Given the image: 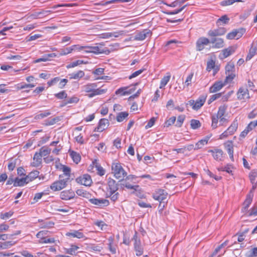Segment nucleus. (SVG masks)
<instances>
[{
  "instance_id": "obj_39",
  "label": "nucleus",
  "mask_w": 257,
  "mask_h": 257,
  "mask_svg": "<svg viewBox=\"0 0 257 257\" xmlns=\"http://www.w3.org/2000/svg\"><path fill=\"white\" fill-rule=\"evenodd\" d=\"M249 177L251 183H257V170H252L249 173Z\"/></svg>"
},
{
  "instance_id": "obj_47",
  "label": "nucleus",
  "mask_w": 257,
  "mask_h": 257,
  "mask_svg": "<svg viewBox=\"0 0 257 257\" xmlns=\"http://www.w3.org/2000/svg\"><path fill=\"white\" fill-rule=\"evenodd\" d=\"M128 115V113L127 112H121L117 114L116 120L118 122H121L126 118Z\"/></svg>"
},
{
  "instance_id": "obj_49",
  "label": "nucleus",
  "mask_w": 257,
  "mask_h": 257,
  "mask_svg": "<svg viewBox=\"0 0 257 257\" xmlns=\"http://www.w3.org/2000/svg\"><path fill=\"white\" fill-rule=\"evenodd\" d=\"M50 12H51V11H49V10H48V11L42 10V11H41L40 12H35L32 15V16L34 17V18L37 19L38 18H40V15L46 16L48 14H49Z\"/></svg>"
},
{
  "instance_id": "obj_19",
  "label": "nucleus",
  "mask_w": 257,
  "mask_h": 257,
  "mask_svg": "<svg viewBox=\"0 0 257 257\" xmlns=\"http://www.w3.org/2000/svg\"><path fill=\"white\" fill-rule=\"evenodd\" d=\"M218 120L219 122V125H223L228 122V120L223 116L221 117V118H217L213 116L212 117L211 125L213 128H216L217 127Z\"/></svg>"
},
{
  "instance_id": "obj_3",
  "label": "nucleus",
  "mask_w": 257,
  "mask_h": 257,
  "mask_svg": "<svg viewBox=\"0 0 257 257\" xmlns=\"http://www.w3.org/2000/svg\"><path fill=\"white\" fill-rule=\"evenodd\" d=\"M103 44H99L98 46H87L86 50L85 52L87 53H92L95 54H105L108 55L110 53V51L105 47H103Z\"/></svg>"
},
{
  "instance_id": "obj_17",
  "label": "nucleus",
  "mask_w": 257,
  "mask_h": 257,
  "mask_svg": "<svg viewBox=\"0 0 257 257\" xmlns=\"http://www.w3.org/2000/svg\"><path fill=\"white\" fill-rule=\"evenodd\" d=\"M226 85L225 82L222 81H216L209 88L210 93H215L222 88Z\"/></svg>"
},
{
  "instance_id": "obj_4",
  "label": "nucleus",
  "mask_w": 257,
  "mask_h": 257,
  "mask_svg": "<svg viewBox=\"0 0 257 257\" xmlns=\"http://www.w3.org/2000/svg\"><path fill=\"white\" fill-rule=\"evenodd\" d=\"M210 44L212 45V48L214 49H220L224 46V41L223 39L218 36H208Z\"/></svg>"
},
{
  "instance_id": "obj_12",
  "label": "nucleus",
  "mask_w": 257,
  "mask_h": 257,
  "mask_svg": "<svg viewBox=\"0 0 257 257\" xmlns=\"http://www.w3.org/2000/svg\"><path fill=\"white\" fill-rule=\"evenodd\" d=\"M237 97L239 100H243L245 101L250 98L248 90L246 87H241L239 88L237 92Z\"/></svg>"
},
{
  "instance_id": "obj_24",
  "label": "nucleus",
  "mask_w": 257,
  "mask_h": 257,
  "mask_svg": "<svg viewBox=\"0 0 257 257\" xmlns=\"http://www.w3.org/2000/svg\"><path fill=\"white\" fill-rule=\"evenodd\" d=\"M256 125H255L254 122L252 121H251L248 125L246 127V128L241 133L240 135V137L242 138H244L246 136L248 133L251 131L253 128H254Z\"/></svg>"
},
{
  "instance_id": "obj_31",
  "label": "nucleus",
  "mask_w": 257,
  "mask_h": 257,
  "mask_svg": "<svg viewBox=\"0 0 257 257\" xmlns=\"http://www.w3.org/2000/svg\"><path fill=\"white\" fill-rule=\"evenodd\" d=\"M108 248L110 251L113 253L115 254L116 253V245H115L113 243L114 238L112 237H109L108 238Z\"/></svg>"
},
{
  "instance_id": "obj_43",
  "label": "nucleus",
  "mask_w": 257,
  "mask_h": 257,
  "mask_svg": "<svg viewBox=\"0 0 257 257\" xmlns=\"http://www.w3.org/2000/svg\"><path fill=\"white\" fill-rule=\"evenodd\" d=\"M132 240L134 241V247L141 245V241L140 238L138 236V233L137 231H135V234L134 235Z\"/></svg>"
},
{
  "instance_id": "obj_14",
  "label": "nucleus",
  "mask_w": 257,
  "mask_h": 257,
  "mask_svg": "<svg viewBox=\"0 0 257 257\" xmlns=\"http://www.w3.org/2000/svg\"><path fill=\"white\" fill-rule=\"evenodd\" d=\"M226 32V30L225 28L219 27L218 29L210 30L208 32L207 35L208 36H218L224 35Z\"/></svg>"
},
{
  "instance_id": "obj_33",
  "label": "nucleus",
  "mask_w": 257,
  "mask_h": 257,
  "mask_svg": "<svg viewBox=\"0 0 257 257\" xmlns=\"http://www.w3.org/2000/svg\"><path fill=\"white\" fill-rule=\"evenodd\" d=\"M67 236H71L73 237L77 238H83L85 237L83 233L79 230H74L73 232H68L66 233Z\"/></svg>"
},
{
  "instance_id": "obj_48",
  "label": "nucleus",
  "mask_w": 257,
  "mask_h": 257,
  "mask_svg": "<svg viewBox=\"0 0 257 257\" xmlns=\"http://www.w3.org/2000/svg\"><path fill=\"white\" fill-rule=\"evenodd\" d=\"M171 76L168 75L164 76L161 80L160 82V88H162L165 87L170 79Z\"/></svg>"
},
{
  "instance_id": "obj_58",
  "label": "nucleus",
  "mask_w": 257,
  "mask_h": 257,
  "mask_svg": "<svg viewBox=\"0 0 257 257\" xmlns=\"http://www.w3.org/2000/svg\"><path fill=\"white\" fill-rule=\"evenodd\" d=\"M134 249L136 251V254L137 256H141L144 252V249L142 245L135 247Z\"/></svg>"
},
{
  "instance_id": "obj_50",
  "label": "nucleus",
  "mask_w": 257,
  "mask_h": 257,
  "mask_svg": "<svg viewBox=\"0 0 257 257\" xmlns=\"http://www.w3.org/2000/svg\"><path fill=\"white\" fill-rule=\"evenodd\" d=\"M50 114H51V112L49 111V110H47L45 111L44 112L37 114L35 116V119H42V118H43L45 117L49 116Z\"/></svg>"
},
{
  "instance_id": "obj_8",
  "label": "nucleus",
  "mask_w": 257,
  "mask_h": 257,
  "mask_svg": "<svg viewBox=\"0 0 257 257\" xmlns=\"http://www.w3.org/2000/svg\"><path fill=\"white\" fill-rule=\"evenodd\" d=\"M68 180L63 179L53 183L50 186V188L54 191L62 190L67 186Z\"/></svg>"
},
{
  "instance_id": "obj_32",
  "label": "nucleus",
  "mask_w": 257,
  "mask_h": 257,
  "mask_svg": "<svg viewBox=\"0 0 257 257\" xmlns=\"http://www.w3.org/2000/svg\"><path fill=\"white\" fill-rule=\"evenodd\" d=\"M229 18L226 15H223L218 19L216 22V25L218 26L227 24L228 23Z\"/></svg>"
},
{
  "instance_id": "obj_41",
  "label": "nucleus",
  "mask_w": 257,
  "mask_h": 257,
  "mask_svg": "<svg viewBox=\"0 0 257 257\" xmlns=\"http://www.w3.org/2000/svg\"><path fill=\"white\" fill-rule=\"evenodd\" d=\"M17 162V159H11L9 160V163L8 165V169L10 171H12L14 170L16 166V164Z\"/></svg>"
},
{
  "instance_id": "obj_34",
  "label": "nucleus",
  "mask_w": 257,
  "mask_h": 257,
  "mask_svg": "<svg viewBox=\"0 0 257 257\" xmlns=\"http://www.w3.org/2000/svg\"><path fill=\"white\" fill-rule=\"evenodd\" d=\"M76 193L78 195L88 199L91 197V194L83 189H78L76 190Z\"/></svg>"
},
{
  "instance_id": "obj_61",
  "label": "nucleus",
  "mask_w": 257,
  "mask_h": 257,
  "mask_svg": "<svg viewBox=\"0 0 257 257\" xmlns=\"http://www.w3.org/2000/svg\"><path fill=\"white\" fill-rule=\"evenodd\" d=\"M194 75V73L193 72L191 73L187 77L186 80L185 82L184 87H188L191 84L193 76Z\"/></svg>"
},
{
  "instance_id": "obj_13",
  "label": "nucleus",
  "mask_w": 257,
  "mask_h": 257,
  "mask_svg": "<svg viewBox=\"0 0 257 257\" xmlns=\"http://www.w3.org/2000/svg\"><path fill=\"white\" fill-rule=\"evenodd\" d=\"M89 201L92 204L99 207H105L109 205V201L105 199L90 198Z\"/></svg>"
},
{
  "instance_id": "obj_36",
  "label": "nucleus",
  "mask_w": 257,
  "mask_h": 257,
  "mask_svg": "<svg viewBox=\"0 0 257 257\" xmlns=\"http://www.w3.org/2000/svg\"><path fill=\"white\" fill-rule=\"evenodd\" d=\"M235 51V49L232 47H229L222 50V55L224 58H227Z\"/></svg>"
},
{
  "instance_id": "obj_54",
  "label": "nucleus",
  "mask_w": 257,
  "mask_h": 257,
  "mask_svg": "<svg viewBox=\"0 0 257 257\" xmlns=\"http://www.w3.org/2000/svg\"><path fill=\"white\" fill-rule=\"evenodd\" d=\"M79 248V247L75 245H71L69 248H68L66 252L68 254L73 255L76 252V251Z\"/></svg>"
},
{
  "instance_id": "obj_20",
  "label": "nucleus",
  "mask_w": 257,
  "mask_h": 257,
  "mask_svg": "<svg viewBox=\"0 0 257 257\" xmlns=\"http://www.w3.org/2000/svg\"><path fill=\"white\" fill-rule=\"evenodd\" d=\"M108 188L107 191L112 193H115L118 190V186L116 183V181L109 178L108 180Z\"/></svg>"
},
{
  "instance_id": "obj_1",
  "label": "nucleus",
  "mask_w": 257,
  "mask_h": 257,
  "mask_svg": "<svg viewBox=\"0 0 257 257\" xmlns=\"http://www.w3.org/2000/svg\"><path fill=\"white\" fill-rule=\"evenodd\" d=\"M83 90L86 93H88V96L90 98L94 96L100 95L105 93L106 89H101L97 88V84L95 83H88L83 86Z\"/></svg>"
},
{
  "instance_id": "obj_52",
  "label": "nucleus",
  "mask_w": 257,
  "mask_h": 257,
  "mask_svg": "<svg viewBox=\"0 0 257 257\" xmlns=\"http://www.w3.org/2000/svg\"><path fill=\"white\" fill-rule=\"evenodd\" d=\"M256 51V49L255 48H251L249 52L246 57V61L250 60L255 55Z\"/></svg>"
},
{
  "instance_id": "obj_2",
  "label": "nucleus",
  "mask_w": 257,
  "mask_h": 257,
  "mask_svg": "<svg viewBox=\"0 0 257 257\" xmlns=\"http://www.w3.org/2000/svg\"><path fill=\"white\" fill-rule=\"evenodd\" d=\"M112 173L114 177L121 181L123 180L124 177L127 175L126 172L123 169L121 164L118 163H113L111 166Z\"/></svg>"
},
{
  "instance_id": "obj_53",
  "label": "nucleus",
  "mask_w": 257,
  "mask_h": 257,
  "mask_svg": "<svg viewBox=\"0 0 257 257\" xmlns=\"http://www.w3.org/2000/svg\"><path fill=\"white\" fill-rule=\"evenodd\" d=\"M242 2V0H224L220 3V5L222 6H226L231 5L233 4V3H234L235 2Z\"/></svg>"
},
{
  "instance_id": "obj_42",
  "label": "nucleus",
  "mask_w": 257,
  "mask_h": 257,
  "mask_svg": "<svg viewBox=\"0 0 257 257\" xmlns=\"http://www.w3.org/2000/svg\"><path fill=\"white\" fill-rule=\"evenodd\" d=\"M121 187H125L127 189H134L137 190V189L139 187V185H132L130 183L126 182L125 180L124 181H122L120 184Z\"/></svg>"
},
{
  "instance_id": "obj_7",
  "label": "nucleus",
  "mask_w": 257,
  "mask_h": 257,
  "mask_svg": "<svg viewBox=\"0 0 257 257\" xmlns=\"http://www.w3.org/2000/svg\"><path fill=\"white\" fill-rule=\"evenodd\" d=\"M168 195V193L165 190L158 189L153 193V198L158 201H165Z\"/></svg>"
},
{
  "instance_id": "obj_62",
  "label": "nucleus",
  "mask_w": 257,
  "mask_h": 257,
  "mask_svg": "<svg viewBox=\"0 0 257 257\" xmlns=\"http://www.w3.org/2000/svg\"><path fill=\"white\" fill-rule=\"evenodd\" d=\"M234 69V66L233 64L231 63H228L226 66H225V72L226 74L227 73H232L233 72Z\"/></svg>"
},
{
  "instance_id": "obj_29",
  "label": "nucleus",
  "mask_w": 257,
  "mask_h": 257,
  "mask_svg": "<svg viewBox=\"0 0 257 257\" xmlns=\"http://www.w3.org/2000/svg\"><path fill=\"white\" fill-rule=\"evenodd\" d=\"M85 75L84 71L82 70H79L76 72H74L71 74H69L70 76V79H79L80 78H82Z\"/></svg>"
},
{
  "instance_id": "obj_11",
  "label": "nucleus",
  "mask_w": 257,
  "mask_h": 257,
  "mask_svg": "<svg viewBox=\"0 0 257 257\" xmlns=\"http://www.w3.org/2000/svg\"><path fill=\"white\" fill-rule=\"evenodd\" d=\"M209 39L204 37L199 38L196 41V50L198 51L203 50L206 46L210 44Z\"/></svg>"
},
{
  "instance_id": "obj_44",
  "label": "nucleus",
  "mask_w": 257,
  "mask_h": 257,
  "mask_svg": "<svg viewBox=\"0 0 257 257\" xmlns=\"http://www.w3.org/2000/svg\"><path fill=\"white\" fill-rule=\"evenodd\" d=\"M70 155L74 162H75V163L78 164L80 161L81 157L79 154L77 153L74 151H72L70 153Z\"/></svg>"
},
{
  "instance_id": "obj_55",
  "label": "nucleus",
  "mask_w": 257,
  "mask_h": 257,
  "mask_svg": "<svg viewBox=\"0 0 257 257\" xmlns=\"http://www.w3.org/2000/svg\"><path fill=\"white\" fill-rule=\"evenodd\" d=\"M185 115H180L177 118V122L176 124V126L177 127H181L182 125V124L185 120Z\"/></svg>"
},
{
  "instance_id": "obj_27",
  "label": "nucleus",
  "mask_w": 257,
  "mask_h": 257,
  "mask_svg": "<svg viewBox=\"0 0 257 257\" xmlns=\"http://www.w3.org/2000/svg\"><path fill=\"white\" fill-rule=\"evenodd\" d=\"M29 182L27 179V177L19 178L18 177H16L15 178V182L14 184V186H23L25 184L28 183Z\"/></svg>"
},
{
  "instance_id": "obj_26",
  "label": "nucleus",
  "mask_w": 257,
  "mask_h": 257,
  "mask_svg": "<svg viewBox=\"0 0 257 257\" xmlns=\"http://www.w3.org/2000/svg\"><path fill=\"white\" fill-rule=\"evenodd\" d=\"M253 196V193L251 191H250L249 193L247 194L246 199L245 200L243 203L244 209L245 210L247 209L249 207V205L251 204Z\"/></svg>"
},
{
  "instance_id": "obj_59",
  "label": "nucleus",
  "mask_w": 257,
  "mask_h": 257,
  "mask_svg": "<svg viewBox=\"0 0 257 257\" xmlns=\"http://www.w3.org/2000/svg\"><path fill=\"white\" fill-rule=\"evenodd\" d=\"M89 248L90 250H93L95 251L100 252L102 249V247L98 245L95 244H91L90 246H89Z\"/></svg>"
},
{
  "instance_id": "obj_56",
  "label": "nucleus",
  "mask_w": 257,
  "mask_h": 257,
  "mask_svg": "<svg viewBox=\"0 0 257 257\" xmlns=\"http://www.w3.org/2000/svg\"><path fill=\"white\" fill-rule=\"evenodd\" d=\"M95 168L97 171V174L102 176L105 174V170L98 164L96 163L95 165Z\"/></svg>"
},
{
  "instance_id": "obj_16",
  "label": "nucleus",
  "mask_w": 257,
  "mask_h": 257,
  "mask_svg": "<svg viewBox=\"0 0 257 257\" xmlns=\"http://www.w3.org/2000/svg\"><path fill=\"white\" fill-rule=\"evenodd\" d=\"M104 69L102 68H98L95 69L92 71V74L95 75V80H106L109 79V77L108 76H98L104 74Z\"/></svg>"
},
{
  "instance_id": "obj_21",
  "label": "nucleus",
  "mask_w": 257,
  "mask_h": 257,
  "mask_svg": "<svg viewBox=\"0 0 257 257\" xmlns=\"http://www.w3.org/2000/svg\"><path fill=\"white\" fill-rule=\"evenodd\" d=\"M108 123V120L107 119H101L99 121L98 126L95 128L94 131L102 132L106 128V125Z\"/></svg>"
},
{
  "instance_id": "obj_9",
  "label": "nucleus",
  "mask_w": 257,
  "mask_h": 257,
  "mask_svg": "<svg viewBox=\"0 0 257 257\" xmlns=\"http://www.w3.org/2000/svg\"><path fill=\"white\" fill-rule=\"evenodd\" d=\"M245 31V29L243 28L233 30L226 35V38L228 40H232L234 38L238 39L242 37Z\"/></svg>"
},
{
  "instance_id": "obj_46",
  "label": "nucleus",
  "mask_w": 257,
  "mask_h": 257,
  "mask_svg": "<svg viewBox=\"0 0 257 257\" xmlns=\"http://www.w3.org/2000/svg\"><path fill=\"white\" fill-rule=\"evenodd\" d=\"M60 120V117L57 116L54 118L45 120V124L46 125H52L55 124L56 122H58Z\"/></svg>"
},
{
  "instance_id": "obj_38",
  "label": "nucleus",
  "mask_w": 257,
  "mask_h": 257,
  "mask_svg": "<svg viewBox=\"0 0 257 257\" xmlns=\"http://www.w3.org/2000/svg\"><path fill=\"white\" fill-rule=\"evenodd\" d=\"M62 170L63 172V175H65V176L66 177L65 179L68 181L70 179V172H71L70 168L64 165V166H62Z\"/></svg>"
},
{
  "instance_id": "obj_30",
  "label": "nucleus",
  "mask_w": 257,
  "mask_h": 257,
  "mask_svg": "<svg viewBox=\"0 0 257 257\" xmlns=\"http://www.w3.org/2000/svg\"><path fill=\"white\" fill-rule=\"evenodd\" d=\"M40 172L37 170H34L30 172L27 176L29 182L32 181L39 177Z\"/></svg>"
},
{
  "instance_id": "obj_37",
  "label": "nucleus",
  "mask_w": 257,
  "mask_h": 257,
  "mask_svg": "<svg viewBox=\"0 0 257 257\" xmlns=\"http://www.w3.org/2000/svg\"><path fill=\"white\" fill-rule=\"evenodd\" d=\"M227 105L225 104L221 105L219 107L218 111L215 117L221 118V117L223 116L227 109Z\"/></svg>"
},
{
  "instance_id": "obj_63",
  "label": "nucleus",
  "mask_w": 257,
  "mask_h": 257,
  "mask_svg": "<svg viewBox=\"0 0 257 257\" xmlns=\"http://www.w3.org/2000/svg\"><path fill=\"white\" fill-rule=\"evenodd\" d=\"M108 193L112 201L114 202L117 200L119 196V193L118 192H116V191L115 193L108 192Z\"/></svg>"
},
{
  "instance_id": "obj_40",
  "label": "nucleus",
  "mask_w": 257,
  "mask_h": 257,
  "mask_svg": "<svg viewBox=\"0 0 257 257\" xmlns=\"http://www.w3.org/2000/svg\"><path fill=\"white\" fill-rule=\"evenodd\" d=\"M51 149L47 147H43L39 150V153L42 157H45L50 154Z\"/></svg>"
},
{
  "instance_id": "obj_51",
  "label": "nucleus",
  "mask_w": 257,
  "mask_h": 257,
  "mask_svg": "<svg viewBox=\"0 0 257 257\" xmlns=\"http://www.w3.org/2000/svg\"><path fill=\"white\" fill-rule=\"evenodd\" d=\"M190 125L192 129L195 130L201 126V123L198 120L192 119L191 120Z\"/></svg>"
},
{
  "instance_id": "obj_35",
  "label": "nucleus",
  "mask_w": 257,
  "mask_h": 257,
  "mask_svg": "<svg viewBox=\"0 0 257 257\" xmlns=\"http://www.w3.org/2000/svg\"><path fill=\"white\" fill-rule=\"evenodd\" d=\"M208 140V138H206L198 141L195 145L194 150H198L202 148L203 146L207 144Z\"/></svg>"
},
{
  "instance_id": "obj_15",
  "label": "nucleus",
  "mask_w": 257,
  "mask_h": 257,
  "mask_svg": "<svg viewBox=\"0 0 257 257\" xmlns=\"http://www.w3.org/2000/svg\"><path fill=\"white\" fill-rule=\"evenodd\" d=\"M75 193L72 190H67L60 193V198L63 200H69L75 198Z\"/></svg>"
},
{
  "instance_id": "obj_5",
  "label": "nucleus",
  "mask_w": 257,
  "mask_h": 257,
  "mask_svg": "<svg viewBox=\"0 0 257 257\" xmlns=\"http://www.w3.org/2000/svg\"><path fill=\"white\" fill-rule=\"evenodd\" d=\"M206 95H202L199 97L196 100H190L188 101L189 104L192 106L194 110H198L201 108L205 102Z\"/></svg>"
},
{
  "instance_id": "obj_64",
  "label": "nucleus",
  "mask_w": 257,
  "mask_h": 257,
  "mask_svg": "<svg viewBox=\"0 0 257 257\" xmlns=\"http://www.w3.org/2000/svg\"><path fill=\"white\" fill-rule=\"evenodd\" d=\"M15 244V242H13L12 241H6L3 243H2V245H1V247L3 249H6Z\"/></svg>"
},
{
  "instance_id": "obj_25",
  "label": "nucleus",
  "mask_w": 257,
  "mask_h": 257,
  "mask_svg": "<svg viewBox=\"0 0 257 257\" xmlns=\"http://www.w3.org/2000/svg\"><path fill=\"white\" fill-rule=\"evenodd\" d=\"M79 100V98L75 96L67 98L61 104V107H63L68 104L77 103Z\"/></svg>"
},
{
  "instance_id": "obj_10",
  "label": "nucleus",
  "mask_w": 257,
  "mask_h": 257,
  "mask_svg": "<svg viewBox=\"0 0 257 257\" xmlns=\"http://www.w3.org/2000/svg\"><path fill=\"white\" fill-rule=\"evenodd\" d=\"M76 182L80 184L86 186H90L92 183L91 176L88 174H84L76 179Z\"/></svg>"
},
{
  "instance_id": "obj_23",
  "label": "nucleus",
  "mask_w": 257,
  "mask_h": 257,
  "mask_svg": "<svg viewBox=\"0 0 257 257\" xmlns=\"http://www.w3.org/2000/svg\"><path fill=\"white\" fill-rule=\"evenodd\" d=\"M42 157L41 155L39 152L35 153L32 165L35 167L39 166L42 163Z\"/></svg>"
},
{
  "instance_id": "obj_6",
  "label": "nucleus",
  "mask_w": 257,
  "mask_h": 257,
  "mask_svg": "<svg viewBox=\"0 0 257 257\" xmlns=\"http://www.w3.org/2000/svg\"><path fill=\"white\" fill-rule=\"evenodd\" d=\"M237 126V120H234L229 127L220 135V139H223L233 135L236 131Z\"/></svg>"
},
{
  "instance_id": "obj_22",
  "label": "nucleus",
  "mask_w": 257,
  "mask_h": 257,
  "mask_svg": "<svg viewBox=\"0 0 257 257\" xmlns=\"http://www.w3.org/2000/svg\"><path fill=\"white\" fill-rule=\"evenodd\" d=\"M208 152L212 153L214 159L216 161H221L223 154L222 150L220 149H215L214 150H210L208 151Z\"/></svg>"
},
{
  "instance_id": "obj_28",
  "label": "nucleus",
  "mask_w": 257,
  "mask_h": 257,
  "mask_svg": "<svg viewBox=\"0 0 257 257\" xmlns=\"http://www.w3.org/2000/svg\"><path fill=\"white\" fill-rule=\"evenodd\" d=\"M38 222L41 223L40 227L41 228H50L53 227L54 225V223L50 221H43L39 219Z\"/></svg>"
},
{
  "instance_id": "obj_60",
  "label": "nucleus",
  "mask_w": 257,
  "mask_h": 257,
  "mask_svg": "<svg viewBox=\"0 0 257 257\" xmlns=\"http://www.w3.org/2000/svg\"><path fill=\"white\" fill-rule=\"evenodd\" d=\"M48 232L47 230L40 231L37 233L36 236L37 238H41V240H43L45 238L44 236L47 235Z\"/></svg>"
},
{
  "instance_id": "obj_45",
  "label": "nucleus",
  "mask_w": 257,
  "mask_h": 257,
  "mask_svg": "<svg viewBox=\"0 0 257 257\" xmlns=\"http://www.w3.org/2000/svg\"><path fill=\"white\" fill-rule=\"evenodd\" d=\"M127 87H121L117 89L115 91V94L117 95L120 94L121 95H125V94H130L131 93V90L126 91Z\"/></svg>"
},
{
  "instance_id": "obj_57",
  "label": "nucleus",
  "mask_w": 257,
  "mask_h": 257,
  "mask_svg": "<svg viewBox=\"0 0 257 257\" xmlns=\"http://www.w3.org/2000/svg\"><path fill=\"white\" fill-rule=\"evenodd\" d=\"M226 74H227V75L226 76L224 80V82H225L226 84L231 82L235 77V74L233 73V72L227 73Z\"/></svg>"
},
{
  "instance_id": "obj_18",
  "label": "nucleus",
  "mask_w": 257,
  "mask_h": 257,
  "mask_svg": "<svg viewBox=\"0 0 257 257\" xmlns=\"http://www.w3.org/2000/svg\"><path fill=\"white\" fill-rule=\"evenodd\" d=\"M151 32L150 30L145 29L141 32L138 33L135 36V40L142 41L145 40L148 36L151 35Z\"/></svg>"
}]
</instances>
